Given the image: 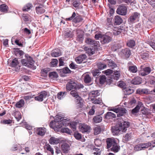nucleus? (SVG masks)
I'll use <instances>...</instances> for the list:
<instances>
[{"mask_svg": "<svg viewBox=\"0 0 155 155\" xmlns=\"http://www.w3.org/2000/svg\"><path fill=\"white\" fill-rule=\"evenodd\" d=\"M130 124L128 121H124L120 124L116 125L111 128L112 132L114 135H118L127 130V128L130 126Z\"/></svg>", "mask_w": 155, "mask_h": 155, "instance_id": "nucleus-1", "label": "nucleus"}, {"mask_svg": "<svg viewBox=\"0 0 155 155\" xmlns=\"http://www.w3.org/2000/svg\"><path fill=\"white\" fill-rule=\"evenodd\" d=\"M63 119L61 117L56 115L55 117L54 120L50 122L49 124L50 127L53 128L54 130L58 131L62 127L61 122Z\"/></svg>", "mask_w": 155, "mask_h": 155, "instance_id": "nucleus-2", "label": "nucleus"}, {"mask_svg": "<svg viewBox=\"0 0 155 155\" xmlns=\"http://www.w3.org/2000/svg\"><path fill=\"white\" fill-rule=\"evenodd\" d=\"M25 58L21 61L22 65L29 68L31 67L33 65L34 62L32 58L28 54L25 55Z\"/></svg>", "mask_w": 155, "mask_h": 155, "instance_id": "nucleus-3", "label": "nucleus"}, {"mask_svg": "<svg viewBox=\"0 0 155 155\" xmlns=\"http://www.w3.org/2000/svg\"><path fill=\"white\" fill-rule=\"evenodd\" d=\"M67 20L71 21L73 20V21L75 23L79 22H81L83 20L81 16L78 14H76L75 12H74L72 16L70 18H66Z\"/></svg>", "mask_w": 155, "mask_h": 155, "instance_id": "nucleus-4", "label": "nucleus"}, {"mask_svg": "<svg viewBox=\"0 0 155 155\" xmlns=\"http://www.w3.org/2000/svg\"><path fill=\"white\" fill-rule=\"evenodd\" d=\"M116 12L118 14L125 15L127 14V8L125 5H120L118 8Z\"/></svg>", "mask_w": 155, "mask_h": 155, "instance_id": "nucleus-5", "label": "nucleus"}, {"mask_svg": "<svg viewBox=\"0 0 155 155\" xmlns=\"http://www.w3.org/2000/svg\"><path fill=\"white\" fill-rule=\"evenodd\" d=\"M140 16L139 13L135 12L133 14L128 18V21L130 24H132L134 22L135 20L138 19Z\"/></svg>", "mask_w": 155, "mask_h": 155, "instance_id": "nucleus-6", "label": "nucleus"}, {"mask_svg": "<svg viewBox=\"0 0 155 155\" xmlns=\"http://www.w3.org/2000/svg\"><path fill=\"white\" fill-rule=\"evenodd\" d=\"M80 131L82 133L87 132L89 131L90 129V126L84 124H80L79 127Z\"/></svg>", "mask_w": 155, "mask_h": 155, "instance_id": "nucleus-7", "label": "nucleus"}, {"mask_svg": "<svg viewBox=\"0 0 155 155\" xmlns=\"http://www.w3.org/2000/svg\"><path fill=\"white\" fill-rule=\"evenodd\" d=\"M106 147L108 149L116 142V140L113 138H108L106 139Z\"/></svg>", "mask_w": 155, "mask_h": 155, "instance_id": "nucleus-8", "label": "nucleus"}, {"mask_svg": "<svg viewBox=\"0 0 155 155\" xmlns=\"http://www.w3.org/2000/svg\"><path fill=\"white\" fill-rule=\"evenodd\" d=\"M34 131L36 132V134L41 136L44 135L46 132V129L45 127L36 128L34 129Z\"/></svg>", "mask_w": 155, "mask_h": 155, "instance_id": "nucleus-9", "label": "nucleus"}, {"mask_svg": "<svg viewBox=\"0 0 155 155\" xmlns=\"http://www.w3.org/2000/svg\"><path fill=\"white\" fill-rule=\"evenodd\" d=\"M151 68L149 67H146L142 69V70L140 73V74L143 76H144L149 74L151 71Z\"/></svg>", "mask_w": 155, "mask_h": 155, "instance_id": "nucleus-10", "label": "nucleus"}, {"mask_svg": "<svg viewBox=\"0 0 155 155\" xmlns=\"http://www.w3.org/2000/svg\"><path fill=\"white\" fill-rule=\"evenodd\" d=\"M77 84L75 83V82L74 81H69L66 84L67 90L70 91L72 89L76 88Z\"/></svg>", "mask_w": 155, "mask_h": 155, "instance_id": "nucleus-11", "label": "nucleus"}, {"mask_svg": "<svg viewBox=\"0 0 155 155\" xmlns=\"http://www.w3.org/2000/svg\"><path fill=\"white\" fill-rule=\"evenodd\" d=\"M116 113L117 117L124 115L127 112V110L126 109L122 107H118Z\"/></svg>", "mask_w": 155, "mask_h": 155, "instance_id": "nucleus-12", "label": "nucleus"}, {"mask_svg": "<svg viewBox=\"0 0 155 155\" xmlns=\"http://www.w3.org/2000/svg\"><path fill=\"white\" fill-rule=\"evenodd\" d=\"M43 7V5L41 4L39 5V6L36 7V12L38 15H40L45 12V10Z\"/></svg>", "mask_w": 155, "mask_h": 155, "instance_id": "nucleus-13", "label": "nucleus"}, {"mask_svg": "<svg viewBox=\"0 0 155 155\" xmlns=\"http://www.w3.org/2000/svg\"><path fill=\"white\" fill-rule=\"evenodd\" d=\"M86 58V55L84 54H83L75 58V61L78 63L80 64Z\"/></svg>", "mask_w": 155, "mask_h": 155, "instance_id": "nucleus-14", "label": "nucleus"}, {"mask_svg": "<svg viewBox=\"0 0 155 155\" xmlns=\"http://www.w3.org/2000/svg\"><path fill=\"white\" fill-rule=\"evenodd\" d=\"M142 82V79L139 77H134L131 81V83L134 85H138Z\"/></svg>", "mask_w": 155, "mask_h": 155, "instance_id": "nucleus-15", "label": "nucleus"}, {"mask_svg": "<svg viewBox=\"0 0 155 155\" xmlns=\"http://www.w3.org/2000/svg\"><path fill=\"white\" fill-rule=\"evenodd\" d=\"M111 41V38L107 35H103L102 37L101 42L102 44H104L109 42Z\"/></svg>", "mask_w": 155, "mask_h": 155, "instance_id": "nucleus-16", "label": "nucleus"}, {"mask_svg": "<svg viewBox=\"0 0 155 155\" xmlns=\"http://www.w3.org/2000/svg\"><path fill=\"white\" fill-rule=\"evenodd\" d=\"M114 24L115 25H120L123 21L122 18L119 15H117L114 17Z\"/></svg>", "mask_w": 155, "mask_h": 155, "instance_id": "nucleus-17", "label": "nucleus"}, {"mask_svg": "<svg viewBox=\"0 0 155 155\" xmlns=\"http://www.w3.org/2000/svg\"><path fill=\"white\" fill-rule=\"evenodd\" d=\"M121 52L126 58H128L131 54L130 50L128 48L122 49Z\"/></svg>", "mask_w": 155, "mask_h": 155, "instance_id": "nucleus-18", "label": "nucleus"}, {"mask_svg": "<svg viewBox=\"0 0 155 155\" xmlns=\"http://www.w3.org/2000/svg\"><path fill=\"white\" fill-rule=\"evenodd\" d=\"M60 140L54 137H51L49 140V143L51 144H56L60 142Z\"/></svg>", "mask_w": 155, "mask_h": 155, "instance_id": "nucleus-19", "label": "nucleus"}, {"mask_svg": "<svg viewBox=\"0 0 155 155\" xmlns=\"http://www.w3.org/2000/svg\"><path fill=\"white\" fill-rule=\"evenodd\" d=\"M120 149V146L116 142L110 148L111 151L115 153L117 152Z\"/></svg>", "mask_w": 155, "mask_h": 155, "instance_id": "nucleus-20", "label": "nucleus"}, {"mask_svg": "<svg viewBox=\"0 0 155 155\" xmlns=\"http://www.w3.org/2000/svg\"><path fill=\"white\" fill-rule=\"evenodd\" d=\"M116 114L110 112H107L105 115V118L107 119H110L116 117Z\"/></svg>", "mask_w": 155, "mask_h": 155, "instance_id": "nucleus-21", "label": "nucleus"}, {"mask_svg": "<svg viewBox=\"0 0 155 155\" xmlns=\"http://www.w3.org/2000/svg\"><path fill=\"white\" fill-rule=\"evenodd\" d=\"M61 149L64 153H67L69 149V146L67 143H63L61 146Z\"/></svg>", "mask_w": 155, "mask_h": 155, "instance_id": "nucleus-22", "label": "nucleus"}, {"mask_svg": "<svg viewBox=\"0 0 155 155\" xmlns=\"http://www.w3.org/2000/svg\"><path fill=\"white\" fill-rule=\"evenodd\" d=\"M61 55V52L58 49L53 50L51 53V55L53 57H58Z\"/></svg>", "mask_w": 155, "mask_h": 155, "instance_id": "nucleus-23", "label": "nucleus"}, {"mask_svg": "<svg viewBox=\"0 0 155 155\" xmlns=\"http://www.w3.org/2000/svg\"><path fill=\"white\" fill-rule=\"evenodd\" d=\"M106 61L108 63V65L109 67H110L111 68L113 69L117 66L116 64L112 61L107 60Z\"/></svg>", "mask_w": 155, "mask_h": 155, "instance_id": "nucleus-24", "label": "nucleus"}, {"mask_svg": "<svg viewBox=\"0 0 155 155\" xmlns=\"http://www.w3.org/2000/svg\"><path fill=\"white\" fill-rule=\"evenodd\" d=\"M93 120L95 123H99L102 121V117L100 115H97L94 117Z\"/></svg>", "mask_w": 155, "mask_h": 155, "instance_id": "nucleus-25", "label": "nucleus"}, {"mask_svg": "<svg viewBox=\"0 0 155 155\" xmlns=\"http://www.w3.org/2000/svg\"><path fill=\"white\" fill-rule=\"evenodd\" d=\"M32 5L31 3H28L25 5L23 8L22 10L23 11H28L32 8Z\"/></svg>", "mask_w": 155, "mask_h": 155, "instance_id": "nucleus-26", "label": "nucleus"}, {"mask_svg": "<svg viewBox=\"0 0 155 155\" xmlns=\"http://www.w3.org/2000/svg\"><path fill=\"white\" fill-rule=\"evenodd\" d=\"M100 93L98 91H93L89 94V97H97L100 95Z\"/></svg>", "mask_w": 155, "mask_h": 155, "instance_id": "nucleus-27", "label": "nucleus"}, {"mask_svg": "<svg viewBox=\"0 0 155 155\" xmlns=\"http://www.w3.org/2000/svg\"><path fill=\"white\" fill-rule=\"evenodd\" d=\"M92 103L95 104H102V101L100 97H98V99H95L94 98H92L91 99Z\"/></svg>", "mask_w": 155, "mask_h": 155, "instance_id": "nucleus-28", "label": "nucleus"}, {"mask_svg": "<svg viewBox=\"0 0 155 155\" xmlns=\"http://www.w3.org/2000/svg\"><path fill=\"white\" fill-rule=\"evenodd\" d=\"M73 35L72 32L69 29H68L65 31L64 35L66 38H71Z\"/></svg>", "mask_w": 155, "mask_h": 155, "instance_id": "nucleus-29", "label": "nucleus"}, {"mask_svg": "<svg viewBox=\"0 0 155 155\" xmlns=\"http://www.w3.org/2000/svg\"><path fill=\"white\" fill-rule=\"evenodd\" d=\"M120 76V71H117L114 72L112 78L114 79L117 80L119 79Z\"/></svg>", "mask_w": 155, "mask_h": 155, "instance_id": "nucleus-30", "label": "nucleus"}, {"mask_svg": "<svg viewBox=\"0 0 155 155\" xmlns=\"http://www.w3.org/2000/svg\"><path fill=\"white\" fill-rule=\"evenodd\" d=\"M140 57L143 60H147L148 58L149 54L147 52H143L140 54Z\"/></svg>", "mask_w": 155, "mask_h": 155, "instance_id": "nucleus-31", "label": "nucleus"}, {"mask_svg": "<svg viewBox=\"0 0 155 155\" xmlns=\"http://www.w3.org/2000/svg\"><path fill=\"white\" fill-rule=\"evenodd\" d=\"M124 92L125 95H128L133 93L134 90L131 88H127L125 89Z\"/></svg>", "mask_w": 155, "mask_h": 155, "instance_id": "nucleus-32", "label": "nucleus"}, {"mask_svg": "<svg viewBox=\"0 0 155 155\" xmlns=\"http://www.w3.org/2000/svg\"><path fill=\"white\" fill-rule=\"evenodd\" d=\"M24 104L25 102L23 100L21 99L16 103L15 106L16 107L20 108L24 106Z\"/></svg>", "mask_w": 155, "mask_h": 155, "instance_id": "nucleus-33", "label": "nucleus"}, {"mask_svg": "<svg viewBox=\"0 0 155 155\" xmlns=\"http://www.w3.org/2000/svg\"><path fill=\"white\" fill-rule=\"evenodd\" d=\"M94 134L97 135L99 134L101 131V129L100 127L97 126L95 127L94 129Z\"/></svg>", "mask_w": 155, "mask_h": 155, "instance_id": "nucleus-34", "label": "nucleus"}, {"mask_svg": "<svg viewBox=\"0 0 155 155\" xmlns=\"http://www.w3.org/2000/svg\"><path fill=\"white\" fill-rule=\"evenodd\" d=\"M49 77L53 79L57 78L58 77L57 73L54 72L50 73L49 74Z\"/></svg>", "mask_w": 155, "mask_h": 155, "instance_id": "nucleus-35", "label": "nucleus"}, {"mask_svg": "<svg viewBox=\"0 0 155 155\" xmlns=\"http://www.w3.org/2000/svg\"><path fill=\"white\" fill-rule=\"evenodd\" d=\"M91 77L87 74L85 75L84 78V81L86 83H89L91 82Z\"/></svg>", "mask_w": 155, "mask_h": 155, "instance_id": "nucleus-36", "label": "nucleus"}, {"mask_svg": "<svg viewBox=\"0 0 155 155\" xmlns=\"http://www.w3.org/2000/svg\"><path fill=\"white\" fill-rule=\"evenodd\" d=\"M129 70L132 73H135L137 71V69L135 66H130L129 67Z\"/></svg>", "mask_w": 155, "mask_h": 155, "instance_id": "nucleus-37", "label": "nucleus"}, {"mask_svg": "<svg viewBox=\"0 0 155 155\" xmlns=\"http://www.w3.org/2000/svg\"><path fill=\"white\" fill-rule=\"evenodd\" d=\"M63 120V121L61 122L62 126H68L70 123L69 119L68 118H67L66 119H64Z\"/></svg>", "mask_w": 155, "mask_h": 155, "instance_id": "nucleus-38", "label": "nucleus"}, {"mask_svg": "<svg viewBox=\"0 0 155 155\" xmlns=\"http://www.w3.org/2000/svg\"><path fill=\"white\" fill-rule=\"evenodd\" d=\"M8 6L5 4H2L0 5V11L1 12H7Z\"/></svg>", "mask_w": 155, "mask_h": 155, "instance_id": "nucleus-39", "label": "nucleus"}, {"mask_svg": "<svg viewBox=\"0 0 155 155\" xmlns=\"http://www.w3.org/2000/svg\"><path fill=\"white\" fill-rule=\"evenodd\" d=\"M45 147L51 153V155H53L54 153L53 149L49 144H48L46 145L45 146Z\"/></svg>", "mask_w": 155, "mask_h": 155, "instance_id": "nucleus-40", "label": "nucleus"}, {"mask_svg": "<svg viewBox=\"0 0 155 155\" xmlns=\"http://www.w3.org/2000/svg\"><path fill=\"white\" fill-rule=\"evenodd\" d=\"M141 144L142 146L143 150L149 147H150L152 145L151 143L150 142H148L144 143H141Z\"/></svg>", "mask_w": 155, "mask_h": 155, "instance_id": "nucleus-41", "label": "nucleus"}, {"mask_svg": "<svg viewBox=\"0 0 155 155\" xmlns=\"http://www.w3.org/2000/svg\"><path fill=\"white\" fill-rule=\"evenodd\" d=\"M143 150V148L141 143L136 145L134 147V150L138 151Z\"/></svg>", "mask_w": 155, "mask_h": 155, "instance_id": "nucleus-42", "label": "nucleus"}, {"mask_svg": "<svg viewBox=\"0 0 155 155\" xmlns=\"http://www.w3.org/2000/svg\"><path fill=\"white\" fill-rule=\"evenodd\" d=\"M121 30L119 28H115L113 30V33L114 35H117L120 34L121 32Z\"/></svg>", "mask_w": 155, "mask_h": 155, "instance_id": "nucleus-43", "label": "nucleus"}, {"mask_svg": "<svg viewBox=\"0 0 155 155\" xmlns=\"http://www.w3.org/2000/svg\"><path fill=\"white\" fill-rule=\"evenodd\" d=\"M49 96V93L45 91H41L40 95L37 97H45Z\"/></svg>", "mask_w": 155, "mask_h": 155, "instance_id": "nucleus-44", "label": "nucleus"}, {"mask_svg": "<svg viewBox=\"0 0 155 155\" xmlns=\"http://www.w3.org/2000/svg\"><path fill=\"white\" fill-rule=\"evenodd\" d=\"M75 101L77 104L81 105L83 104V100L81 97H76Z\"/></svg>", "mask_w": 155, "mask_h": 155, "instance_id": "nucleus-45", "label": "nucleus"}, {"mask_svg": "<svg viewBox=\"0 0 155 155\" xmlns=\"http://www.w3.org/2000/svg\"><path fill=\"white\" fill-rule=\"evenodd\" d=\"M12 122V120L11 119H8V120H3L2 121H1V123L4 124H11Z\"/></svg>", "mask_w": 155, "mask_h": 155, "instance_id": "nucleus-46", "label": "nucleus"}, {"mask_svg": "<svg viewBox=\"0 0 155 155\" xmlns=\"http://www.w3.org/2000/svg\"><path fill=\"white\" fill-rule=\"evenodd\" d=\"M127 45L130 47H133L135 45V42L133 40H130L127 43Z\"/></svg>", "mask_w": 155, "mask_h": 155, "instance_id": "nucleus-47", "label": "nucleus"}, {"mask_svg": "<svg viewBox=\"0 0 155 155\" xmlns=\"http://www.w3.org/2000/svg\"><path fill=\"white\" fill-rule=\"evenodd\" d=\"M106 78L105 75L100 76V77L99 81L101 84H103L106 81Z\"/></svg>", "mask_w": 155, "mask_h": 155, "instance_id": "nucleus-48", "label": "nucleus"}, {"mask_svg": "<svg viewBox=\"0 0 155 155\" xmlns=\"http://www.w3.org/2000/svg\"><path fill=\"white\" fill-rule=\"evenodd\" d=\"M58 63V61L57 59H53L52 60L51 63V66L52 67H54L57 66Z\"/></svg>", "mask_w": 155, "mask_h": 155, "instance_id": "nucleus-49", "label": "nucleus"}, {"mask_svg": "<svg viewBox=\"0 0 155 155\" xmlns=\"http://www.w3.org/2000/svg\"><path fill=\"white\" fill-rule=\"evenodd\" d=\"M15 117L17 120L18 121L21 118V113L18 112H16L15 113Z\"/></svg>", "mask_w": 155, "mask_h": 155, "instance_id": "nucleus-50", "label": "nucleus"}, {"mask_svg": "<svg viewBox=\"0 0 155 155\" xmlns=\"http://www.w3.org/2000/svg\"><path fill=\"white\" fill-rule=\"evenodd\" d=\"M85 41L88 44L93 45L94 44V41L89 38H87Z\"/></svg>", "mask_w": 155, "mask_h": 155, "instance_id": "nucleus-51", "label": "nucleus"}, {"mask_svg": "<svg viewBox=\"0 0 155 155\" xmlns=\"http://www.w3.org/2000/svg\"><path fill=\"white\" fill-rule=\"evenodd\" d=\"M93 153L94 154L96 155H100L101 150L98 148L94 149L93 150Z\"/></svg>", "mask_w": 155, "mask_h": 155, "instance_id": "nucleus-52", "label": "nucleus"}, {"mask_svg": "<svg viewBox=\"0 0 155 155\" xmlns=\"http://www.w3.org/2000/svg\"><path fill=\"white\" fill-rule=\"evenodd\" d=\"M18 64L17 59L15 58L13 60L12 62L11 65L13 67H15Z\"/></svg>", "mask_w": 155, "mask_h": 155, "instance_id": "nucleus-53", "label": "nucleus"}, {"mask_svg": "<svg viewBox=\"0 0 155 155\" xmlns=\"http://www.w3.org/2000/svg\"><path fill=\"white\" fill-rule=\"evenodd\" d=\"M70 94L73 97H79L78 93L75 90H72L70 92Z\"/></svg>", "mask_w": 155, "mask_h": 155, "instance_id": "nucleus-54", "label": "nucleus"}, {"mask_svg": "<svg viewBox=\"0 0 155 155\" xmlns=\"http://www.w3.org/2000/svg\"><path fill=\"white\" fill-rule=\"evenodd\" d=\"M98 68L99 69L102 70L106 67V64L101 63H99L97 64Z\"/></svg>", "mask_w": 155, "mask_h": 155, "instance_id": "nucleus-55", "label": "nucleus"}, {"mask_svg": "<svg viewBox=\"0 0 155 155\" xmlns=\"http://www.w3.org/2000/svg\"><path fill=\"white\" fill-rule=\"evenodd\" d=\"M15 53L17 56L21 57L24 54L23 52L20 50L16 51Z\"/></svg>", "mask_w": 155, "mask_h": 155, "instance_id": "nucleus-56", "label": "nucleus"}, {"mask_svg": "<svg viewBox=\"0 0 155 155\" xmlns=\"http://www.w3.org/2000/svg\"><path fill=\"white\" fill-rule=\"evenodd\" d=\"M61 71L64 74H67L71 72L70 70L67 67H66L61 70Z\"/></svg>", "mask_w": 155, "mask_h": 155, "instance_id": "nucleus-57", "label": "nucleus"}, {"mask_svg": "<svg viewBox=\"0 0 155 155\" xmlns=\"http://www.w3.org/2000/svg\"><path fill=\"white\" fill-rule=\"evenodd\" d=\"M78 32H77V40L81 42L83 39V34H78Z\"/></svg>", "mask_w": 155, "mask_h": 155, "instance_id": "nucleus-58", "label": "nucleus"}, {"mask_svg": "<svg viewBox=\"0 0 155 155\" xmlns=\"http://www.w3.org/2000/svg\"><path fill=\"white\" fill-rule=\"evenodd\" d=\"M152 7L155 8V0H146Z\"/></svg>", "mask_w": 155, "mask_h": 155, "instance_id": "nucleus-59", "label": "nucleus"}, {"mask_svg": "<svg viewBox=\"0 0 155 155\" xmlns=\"http://www.w3.org/2000/svg\"><path fill=\"white\" fill-rule=\"evenodd\" d=\"M95 107L93 106L92 108L91 109L90 111L88 112V114L90 115H92L94 114L95 113L94 110Z\"/></svg>", "mask_w": 155, "mask_h": 155, "instance_id": "nucleus-60", "label": "nucleus"}, {"mask_svg": "<svg viewBox=\"0 0 155 155\" xmlns=\"http://www.w3.org/2000/svg\"><path fill=\"white\" fill-rule=\"evenodd\" d=\"M143 94H152V91H150L149 90L146 89H143Z\"/></svg>", "mask_w": 155, "mask_h": 155, "instance_id": "nucleus-61", "label": "nucleus"}, {"mask_svg": "<svg viewBox=\"0 0 155 155\" xmlns=\"http://www.w3.org/2000/svg\"><path fill=\"white\" fill-rule=\"evenodd\" d=\"M140 109L138 108L137 107H136L134 109H133L131 111V113L133 114H134L138 113Z\"/></svg>", "mask_w": 155, "mask_h": 155, "instance_id": "nucleus-62", "label": "nucleus"}, {"mask_svg": "<svg viewBox=\"0 0 155 155\" xmlns=\"http://www.w3.org/2000/svg\"><path fill=\"white\" fill-rule=\"evenodd\" d=\"M81 3L78 1H75L73 3V5L75 7H78L80 5Z\"/></svg>", "mask_w": 155, "mask_h": 155, "instance_id": "nucleus-63", "label": "nucleus"}, {"mask_svg": "<svg viewBox=\"0 0 155 155\" xmlns=\"http://www.w3.org/2000/svg\"><path fill=\"white\" fill-rule=\"evenodd\" d=\"M131 133L126 134L124 137L125 140L127 141L129 140L131 138Z\"/></svg>", "mask_w": 155, "mask_h": 155, "instance_id": "nucleus-64", "label": "nucleus"}]
</instances>
